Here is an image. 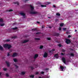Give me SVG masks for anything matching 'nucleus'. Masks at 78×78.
I'll return each mask as SVG.
<instances>
[{
  "label": "nucleus",
  "instance_id": "nucleus-27",
  "mask_svg": "<svg viewBox=\"0 0 78 78\" xmlns=\"http://www.w3.org/2000/svg\"><path fill=\"white\" fill-rule=\"evenodd\" d=\"M30 68L31 69H32V70H33V69H34V67H33V66H30Z\"/></svg>",
  "mask_w": 78,
  "mask_h": 78
},
{
  "label": "nucleus",
  "instance_id": "nucleus-42",
  "mask_svg": "<svg viewBox=\"0 0 78 78\" xmlns=\"http://www.w3.org/2000/svg\"><path fill=\"white\" fill-rule=\"evenodd\" d=\"M61 29H62L61 27H59V30H61Z\"/></svg>",
  "mask_w": 78,
  "mask_h": 78
},
{
  "label": "nucleus",
  "instance_id": "nucleus-24",
  "mask_svg": "<svg viewBox=\"0 0 78 78\" xmlns=\"http://www.w3.org/2000/svg\"><path fill=\"white\" fill-rule=\"evenodd\" d=\"M4 25H5V24L4 23L2 24V23H0V26H4Z\"/></svg>",
  "mask_w": 78,
  "mask_h": 78
},
{
  "label": "nucleus",
  "instance_id": "nucleus-19",
  "mask_svg": "<svg viewBox=\"0 0 78 78\" xmlns=\"http://www.w3.org/2000/svg\"><path fill=\"white\" fill-rule=\"evenodd\" d=\"M37 30V28H35L34 29H32V30L33 31H35V30Z\"/></svg>",
  "mask_w": 78,
  "mask_h": 78
},
{
  "label": "nucleus",
  "instance_id": "nucleus-45",
  "mask_svg": "<svg viewBox=\"0 0 78 78\" xmlns=\"http://www.w3.org/2000/svg\"><path fill=\"white\" fill-rule=\"evenodd\" d=\"M49 68H46L44 69V70H49Z\"/></svg>",
  "mask_w": 78,
  "mask_h": 78
},
{
  "label": "nucleus",
  "instance_id": "nucleus-1",
  "mask_svg": "<svg viewBox=\"0 0 78 78\" xmlns=\"http://www.w3.org/2000/svg\"><path fill=\"white\" fill-rule=\"evenodd\" d=\"M30 7L31 8V11L30 12L31 14H39V12H36V11H33L34 8L32 5H30Z\"/></svg>",
  "mask_w": 78,
  "mask_h": 78
},
{
  "label": "nucleus",
  "instance_id": "nucleus-38",
  "mask_svg": "<svg viewBox=\"0 0 78 78\" xmlns=\"http://www.w3.org/2000/svg\"><path fill=\"white\" fill-rule=\"evenodd\" d=\"M6 77H9V75L8 74H6Z\"/></svg>",
  "mask_w": 78,
  "mask_h": 78
},
{
  "label": "nucleus",
  "instance_id": "nucleus-51",
  "mask_svg": "<svg viewBox=\"0 0 78 78\" xmlns=\"http://www.w3.org/2000/svg\"><path fill=\"white\" fill-rule=\"evenodd\" d=\"M51 2H48V4H51Z\"/></svg>",
  "mask_w": 78,
  "mask_h": 78
},
{
  "label": "nucleus",
  "instance_id": "nucleus-58",
  "mask_svg": "<svg viewBox=\"0 0 78 78\" xmlns=\"http://www.w3.org/2000/svg\"><path fill=\"white\" fill-rule=\"evenodd\" d=\"M1 73H0V76H1Z\"/></svg>",
  "mask_w": 78,
  "mask_h": 78
},
{
  "label": "nucleus",
  "instance_id": "nucleus-32",
  "mask_svg": "<svg viewBox=\"0 0 78 78\" xmlns=\"http://www.w3.org/2000/svg\"><path fill=\"white\" fill-rule=\"evenodd\" d=\"M15 4H17V5H19L18 2H15Z\"/></svg>",
  "mask_w": 78,
  "mask_h": 78
},
{
  "label": "nucleus",
  "instance_id": "nucleus-11",
  "mask_svg": "<svg viewBox=\"0 0 78 78\" xmlns=\"http://www.w3.org/2000/svg\"><path fill=\"white\" fill-rule=\"evenodd\" d=\"M20 15H21V16H26L25 14L23 12H20Z\"/></svg>",
  "mask_w": 78,
  "mask_h": 78
},
{
  "label": "nucleus",
  "instance_id": "nucleus-2",
  "mask_svg": "<svg viewBox=\"0 0 78 78\" xmlns=\"http://www.w3.org/2000/svg\"><path fill=\"white\" fill-rule=\"evenodd\" d=\"M4 48H8V49H9L12 47V46L10 44H5L4 45Z\"/></svg>",
  "mask_w": 78,
  "mask_h": 78
},
{
  "label": "nucleus",
  "instance_id": "nucleus-7",
  "mask_svg": "<svg viewBox=\"0 0 78 78\" xmlns=\"http://www.w3.org/2000/svg\"><path fill=\"white\" fill-rule=\"evenodd\" d=\"M17 54L16 52L14 53L13 55H12V57H16L17 56Z\"/></svg>",
  "mask_w": 78,
  "mask_h": 78
},
{
  "label": "nucleus",
  "instance_id": "nucleus-37",
  "mask_svg": "<svg viewBox=\"0 0 78 78\" xmlns=\"http://www.w3.org/2000/svg\"><path fill=\"white\" fill-rule=\"evenodd\" d=\"M41 74H44V72L43 71H42L41 72Z\"/></svg>",
  "mask_w": 78,
  "mask_h": 78
},
{
  "label": "nucleus",
  "instance_id": "nucleus-12",
  "mask_svg": "<svg viewBox=\"0 0 78 78\" xmlns=\"http://www.w3.org/2000/svg\"><path fill=\"white\" fill-rule=\"evenodd\" d=\"M38 56H39L38 54H35L34 57V58H36L38 57Z\"/></svg>",
  "mask_w": 78,
  "mask_h": 78
},
{
  "label": "nucleus",
  "instance_id": "nucleus-34",
  "mask_svg": "<svg viewBox=\"0 0 78 78\" xmlns=\"http://www.w3.org/2000/svg\"><path fill=\"white\" fill-rule=\"evenodd\" d=\"M47 39L48 40H51V38H49V37H48L47 38Z\"/></svg>",
  "mask_w": 78,
  "mask_h": 78
},
{
  "label": "nucleus",
  "instance_id": "nucleus-44",
  "mask_svg": "<svg viewBox=\"0 0 78 78\" xmlns=\"http://www.w3.org/2000/svg\"><path fill=\"white\" fill-rule=\"evenodd\" d=\"M66 29H67V28H63V30H66Z\"/></svg>",
  "mask_w": 78,
  "mask_h": 78
},
{
  "label": "nucleus",
  "instance_id": "nucleus-13",
  "mask_svg": "<svg viewBox=\"0 0 78 78\" xmlns=\"http://www.w3.org/2000/svg\"><path fill=\"white\" fill-rule=\"evenodd\" d=\"M59 35V33H55V34H54V35H55V36H58Z\"/></svg>",
  "mask_w": 78,
  "mask_h": 78
},
{
  "label": "nucleus",
  "instance_id": "nucleus-6",
  "mask_svg": "<svg viewBox=\"0 0 78 78\" xmlns=\"http://www.w3.org/2000/svg\"><path fill=\"white\" fill-rule=\"evenodd\" d=\"M62 60L65 64H66V60L64 57H62Z\"/></svg>",
  "mask_w": 78,
  "mask_h": 78
},
{
  "label": "nucleus",
  "instance_id": "nucleus-5",
  "mask_svg": "<svg viewBox=\"0 0 78 78\" xmlns=\"http://www.w3.org/2000/svg\"><path fill=\"white\" fill-rule=\"evenodd\" d=\"M60 68L61 69V71H63V69H64V68H66V66H64L63 67L62 66H60Z\"/></svg>",
  "mask_w": 78,
  "mask_h": 78
},
{
  "label": "nucleus",
  "instance_id": "nucleus-29",
  "mask_svg": "<svg viewBox=\"0 0 78 78\" xmlns=\"http://www.w3.org/2000/svg\"><path fill=\"white\" fill-rule=\"evenodd\" d=\"M9 12H12V11H13V10L12 9H10L9 11H8Z\"/></svg>",
  "mask_w": 78,
  "mask_h": 78
},
{
  "label": "nucleus",
  "instance_id": "nucleus-52",
  "mask_svg": "<svg viewBox=\"0 0 78 78\" xmlns=\"http://www.w3.org/2000/svg\"><path fill=\"white\" fill-rule=\"evenodd\" d=\"M48 27L49 28H50V29H51V26H49Z\"/></svg>",
  "mask_w": 78,
  "mask_h": 78
},
{
  "label": "nucleus",
  "instance_id": "nucleus-49",
  "mask_svg": "<svg viewBox=\"0 0 78 78\" xmlns=\"http://www.w3.org/2000/svg\"><path fill=\"white\" fill-rule=\"evenodd\" d=\"M53 7H54V8H56V6L55 5H53Z\"/></svg>",
  "mask_w": 78,
  "mask_h": 78
},
{
  "label": "nucleus",
  "instance_id": "nucleus-25",
  "mask_svg": "<svg viewBox=\"0 0 78 78\" xmlns=\"http://www.w3.org/2000/svg\"><path fill=\"white\" fill-rule=\"evenodd\" d=\"M35 39L36 40H40V39L37 38H35Z\"/></svg>",
  "mask_w": 78,
  "mask_h": 78
},
{
  "label": "nucleus",
  "instance_id": "nucleus-22",
  "mask_svg": "<svg viewBox=\"0 0 78 78\" xmlns=\"http://www.w3.org/2000/svg\"><path fill=\"white\" fill-rule=\"evenodd\" d=\"M17 38V36H14V37H12V38Z\"/></svg>",
  "mask_w": 78,
  "mask_h": 78
},
{
  "label": "nucleus",
  "instance_id": "nucleus-17",
  "mask_svg": "<svg viewBox=\"0 0 78 78\" xmlns=\"http://www.w3.org/2000/svg\"><path fill=\"white\" fill-rule=\"evenodd\" d=\"M13 60L15 62H17L18 60H17L16 58H14Z\"/></svg>",
  "mask_w": 78,
  "mask_h": 78
},
{
  "label": "nucleus",
  "instance_id": "nucleus-55",
  "mask_svg": "<svg viewBox=\"0 0 78 78\" xmlns=\"http://www.w3.org/2000/svg\"><path fill=\"white\" fill-rule=\"evenodd\" d=\"M77 31V30H75V31L76 32Z\"/></svg>",
  "mask_w": 78,
  "mask_h": 78
},
{
  "label": "nucleus",
  "instance_id": "nucleus-48",
  "mask_svg": "<svg viewBox=\"0 0 78 78\" xmlns=\"http://www.w3.org/2000/svg\"><path fill=\"white\" fill-rule=\"evenodd\" d=\"M61 55H64V54H63V53H61Z\"/></svg>",
  "mask_w": 78,
  "mask_h": 78
},
{
  "label": "nucleus",
  "instance_id": "nucleus-4",
  "mask_svg": "<svg viewBox=\"0 0 78 78\" xmlns=\"http://www.w3.org/2000/svg\"><path fill=\"white\" fill-rule=\"evenodd\" d=\"M48 55V53L45 52H44V54L43 57L44 58H46V57H47Z\"/></svg>",
  "mask_w": 78,
  "mask_h": 78
},
{
  "label": "nucleus",
  "instance_id": "nucleus-23",
  "mask_svg": "<svg viewBox=\"0 0 78 78\" xmlns=\"http://www.w3.org/2000/svg\"><path fill=\"white\" fill-rule=\"evenodd\" d=\"M30 77L31 78H34V75H31V76H30Z\"/></svg>",
  "mask_w": 78,
  "mask_h": 78
},
{
  "label": "nucleus",
  "instance_id": "nucleus-41",
  "mask_svg": "<svg viewBox=\"0 0 78 78\" xmlns=\"http://www.w3.org/2000/svg\"><path fill=\"white\" fill-rule=\"evenodd\" d=\"M7 68H4L3 69V70H4V71H7Z\"/></svg>",
  "mask_w": 78,
  "mask_h": 78
},
{
  "label": "nucleus",
  "instance_id": "nucleus-9",
  "mask_svg": "<svg viewBox=\"0 0 78 78\" xmlns=\"http://www.w3.org/2000/svg\"><path fill=\"white\" fill-rule=\"evenodd\" d=\"M58 54H55V55H54V57H56V58H58Z\"/></svg>",
  "mask_w": 78,
  "mask_h": 78
},
{
  "label": "nucleus",
  "instance_id": "nucleus-54",
  "mask_svg": "<svg viewBox=\"0 0 78 78\" xmlns=\"http://www.w3.org/2000/svg\"><path fill=\"white\" fill-rule=\"evenodd\" d=\"M48 18H49V19H51V17H50V16H48Z\"/></svg>",
  "mask_w": 78,
  "mask_h": 78
},
{
  "label": "nucleus",
  "instance_id": "nucleus-16",
  "mask_svg": "<svg viewBox=\"0 0 78 78\" xmlns=\"http://www.w3.org/2000/svg\"><path fill=\"white\" fill-rule=\"evenodd\" d=\"M55 49H52L51 51H49V52H52L53 51H55Z\"/></svg>",
  "mask_w": 78,
  "mask_h": 78
},
{
  "label": "nucleus",
  "instance_id": "nucleus-31",
  "mask_svg": "<svg viewBox=\"0 0 78 78\" xmlns=\"http://www.w3.org/2000/svg\"><path fill=\"white\" fill-rule=\"evenodd\" d=\"M63 25H64V24L63 23H61V24H60V26H63Z\"/></svg>",
  "mask_w": 78,
  "mask_h": 78
},
{
  "label": "nucleus",
  "instance_id": "nucleus-18",
  "mask_svg": "<svg viewBox=\"0 0 78 78\" xmlns=\"http://www.w3.org/2000/svg\"><path fill=\"white\" fill-rule=\"evenodd\" d=\"M41 6L42 7V8H44V7H46L47 6L46 5H41Z\"/></svg>",
  "mask_w": 78,
  "mask_h": 78
},
{
  "label": "nucleus",
  "instance_id": "nucleus-50",
  "mask_svg": "<svg viewBox=\"0 0 78 78\" xmlns=\"http://www.w3.org/2000/svg\"><path fill=\"white\" fill-rule=\"evenodd\" d=\"M37 23H38L39 24L40 23V22H39V21H37Z\"/></svg>",
  "mask_w": 78,
  "mask_h": 78
},
{
  "label": "nucleus",
  "instance_id": "nucleus-20",
  "mask_svg": "<svg viewBox=\"0 0 78 78\" xmlns=\"http://www.w3.org/2000/svg\"><path fill=\"white\" fill-rule=\"evenodd\" d=\"M3 22V20L2 18H0V22Z\"/></svg>",
  "mask_w": 78,
  "mask_h": 78
},
{
  "label": "nucleus",
  "instance_id": "nucleus-35",
  "mask_svg": "<svg viewBox=\"0 0 78 78\" xmlns=\"http://www.w3.org/2000/svg\"><path fill=\"white\" fill-rule=\"evenodd\" d=\"M62 52H65L66 51V50H65V49H62Z\"/></svg>",
  "mask_w": 78,
  "mask_h": 78
},
{
  "label": "nucleus",
  "instance_id": "nucleus-8",
  "mask_svg": "<svg viewBox=\"0 0 78 78\" xmlns=\"http://www.w3.org/2000/svg\"><path fill=\"white\" fill-rule=\"evenodd\" d=\"M6 64H7V66H8V67H9L10 66V64H9V62L8 61L6 62Z\"/></svg>",
  "mask_w": 78,
  "mask_h": 78
},
{
  "label": "nucleus",
  "instance_id": "nucleus-14",
  "mask_svg": "<svg viewBox=\"0 0 78 78\" xmlns=\"http://www.w3.org/2000/svg\"><path fill=\"white\" fill-rule=\"evenodd\" d=\"M3 49V47L1 45H0V50L1 51H2Z\"/></svg>",
  "mask_w": 78,
  "mask_h": 78
},
{
  "label": "nucleus",
  "instance_id": "nucleus-10",
  "mask_svg": "<svg viewBox=\"0 0 78 78\" xmlns=\"http://www.w3.org/2000/svg\"><path fill=\"white\" fill-rule=\"evenodd\" d=\"M28 41H29L28 40H24V41H23L22 43H27V42H28Z\"/></svg>",
  "mask_w": 78,
  "mask_h": 78
},
{
  "label": "nucleus",
  "instance_id": "nucleus-33",
  "mask_svg": "<svg viewBox=\"0 0 78 78\" xmlns=\"http://www.w3.org/2000/svg\"><path fill=\"white\" fill-rule=\"evenodd\" d=\"M41 34V32H37L36 33V34Z\"/></svg>",
  "mask_w": 78,
  "mask_h": 78
},
{
  "label": "nucleus",
  "instance_id": "nucleus-39",
  "mask_svg": "<svg viewBox=\"0 0 78 78\" xmlns=\"http://www.w3.org/2000/svg\"><path fill=\"white\" fill-rule=\"evenodd\" d=\"M36 75H38V74H39L38 72H37L36 73Z\"/></svg>",
  "mask_w": 78,
  "mask_h": 78
},
{
  "label": "nucleus",
  "instance_id": "nucleus-56",
  "mask_svg": "<svg viewBox=\"0 0 78 78\" xmlns=\"http://www.w3.org/2000/svg\"><path fill=\"white\" fill-rule=\"evenodd\" d=\"M66 34H69V32H66Z\"/></svg>",
  "mask_w": 78,
  "mask_h": 78
},
{
  "label": "nucleus",
  "instance_id": "nucleus-61",
  "mask_svg": "<svg viewBox=\"0 0 78 78\" xmlns=\"http://www.w3.org/2000/svg\"><path fill=\"white\" fill-rule=\"evenodd\" d=\"M62 20H63V19H62Z\"/></svg>",
  "mask_w": 78,
  "mask_h": 78
},
{
  "label": "nucleus",
  "instance_id": "nucleus-28",
  "mask_svg": "<svg viewBox=\"0 0 78 78\" xmlns=\"http://www.w3.org/2000/svg\"><path fill=\"white\" fill-rule=\"evenodd\" d=\"M17 29V27L12 28V29H13L14 30H16V29Z\"/></svg>",
  "mask_w": 78,
  "mask_h": 78
},
{
  "label": "nucleus",
  "instance_id": "nucleus-3",
  "mask_svg": "<svg viewBox=\"0 0 78 78\" xmlns=\"http://www.w3.org/2000/svg\"><path fill=\"white\" fill-rule=\"evenodd\" d=\"M71 42V41L69 39H68V38L66 39V43H67V44L70 43Z\"/></svg>",
  "mask_w": 78,
  "mask_h": 78
},
{
  "label": "nucleus",
  "instance_id": "nucleus-59",
  "mask_svg": "<svg viewBox=\"0 0 78 78\" xmlns=\"http://www.w3.org/2000/svg\"><path fill=\"white\" fill-rule=\"evenodd\" d=\"M39 78H41V77H39Z\"/></svg>",
  "mask_w": 78,
  "mask_h": 78
},
{
  "label": "nucleus",
  "instance_id": "nucleus-30",
  "mask_svg": "<svg viewBox=\"0 0 78 78\" xmlns=\"http://www.w3.org/2000/svg\"><path fill=\"white\" fill-rule=\"evenodd\" d=\"M43 47H44L43 46H40V49H42Z\"/></svg>",
  "mask_w": 78,
  "mask_h": 78
},
{
  "label": "nucleus",
  "instance_id": "nucleus-53",
  "mask_svg": "<svg viewBox=\"0 0 78 78\" xmlns=\"http://www.w3.org/2000/svg\"><path fill=\"white\" fill-rule=\"evenodd\" d=\"M44 26H42V28H44Z\"/></svg>",
  "mask_w": 78,
  "mask_h": 78
},
{
  "label": "nucleus",
  "instance_id": "nucleus-47",
  "mask_svg": "<svg viewBox=\"0 0 78 78\" xmlns=\"http://www.w3.org/2000/svg\"><path fill=\"white\" fill-rule=\"evenodd\" d=\"M9 55H10L9 53H8L7 54V56H9Z\"/></svg>",
  "mask_w": 78,
  "mask_h": 78
},
{
  "label": "nucleus",
  "instance_id": "nucleus-60",
  "mask_svg": "<svg viewBox=\"0 0 78 78\" xmlns=\"http://www.w3.org/2000/svg\"><path fill=\"white\" fill-rule=\"evenodd\" d=\"M69 55H70V54H69Z\"/></svg>",
  "mask_w": 78,
  "mask_h": 78
},
{
  "label": "nucleus",
  "instance_id": "nucleus-46",
  "mask_svg": "<svg viewBox=\"0 0 78 78\" xmlns=\"http://www.w3.org/2000/svg\"><path fill=\"white\" fill-rule=\"evenodd\" d=\"M15 66L16 67V68H18V66L16 65H15Z\"/></svg>",
  "mask_w": 78,
  "mask_h": 78
},
{
  "label": "nucleus",
  "instance_id": "nucleus-36",
  "mask_svg": "<svg viewBox=\"0 0 78 78\" xmlns=\"http://www.w3.org/2000/svg\"><path fill=\"white\" fill-rule=\"evenodd\" d=\"M10 41V40H9V39H8L7 40H5V41H7V42L9 41Z\"/></svg>",
  "mask_w": 78,
  "mask_h": 78
},
{
  "label": "nucleus",
  "instance_id": "nucleus-57",
  "mask_svg": "<svg viewBox=\"0 0 78 78\" xmlns=\"http://www.w3.org/2000/svg\"><path fill=\"white\" fill-rule=\"evenodd\" d=\"M28 1V0H25V2H26V1Z\"/></svg>",
  "mask_w": 78,
  "mask_h": 78
},
{
  "label": "nucleus",
  "instance_id": "nucleus-26",
  "mask_svg": "<svg viewBox=\"0 0 78 78\" xmlns=\"http://www.w3.org/2000/svg\"><path fill=\"white\" fill-rule=\"evenodd\" d=\"M56 15L57 16H60V14H59V13H57V14H56Z\"/></svg>",
  "mask_w": 78,
  "mask_h": 78
},
{
  "label": "nucleus",
  "instance_id": "nucleus-15",
  "mask_svg": "<svg viewBox=\"0 0 78 78\" xmlns=\"http://www.w3.org/2000/svg\"><path fill=\"white\" fill-rule=\"evenodd\" d=\"M70 55L72 57H74V54L73 53H71L70 54Z\"/></svg>",
  "mask_w": 78,
  "mask_h": 78
},
{
  "label": "nucleus",
  "instance_id": "nucleus-43",
  "mask_svg": "<svg viewBox=\"0 0 78 78\" xmlns=\"http://www.w3.org/2000/svg\"><path fill=\"white\" fill-rule=\"evenodd\" d=\"M58 46H59V47H61L62 46V44H59L58 45Z\"/></svg>",
  "mask_w": 78,
  "mask_h": 78
},
{
  "label": "nucleus",
  "instance_id": "nucleus-40",
  "mask_svg": "<svg viewBox=\"0 0 78 78\" xmlns=\"http://www.w3.org/2000/svg\"><path fill=\"white\" fill-rule=\"evenodd\" d=\"M71 37V35H68V38H70Z\"/></svg>",
  "mask_w": 78,
  "mask_h": 78
},
{
  "label": "nucleus",
  "instance_id": "nucleus-21",
  "mask_svg": "<svg viewBox=\"0 0 78 78\" xmlns=\"http://www.w3.org/2000/svg\"><path fill=\"white\" fill-rule=\"evenodd\" d=\"M25 73H26L25 72H21V74H22L23 75H24L25 74Z\"/></svg>",
  "mask_w": 78,
  "mask_h": 78
}]
</instances>
